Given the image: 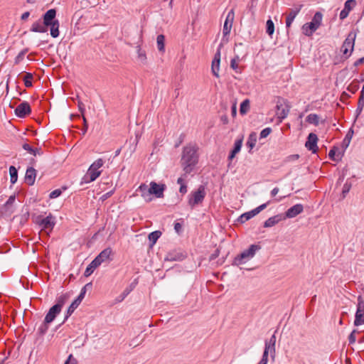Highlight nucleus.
Returning a JSON list of instances; mask_svg holds the SVG:
<instances>
[{
  "instance_id": "79ce46f5",
  "label": "nucleus",
  "mask_w": 364,
  "mask_h": 364,
  "mask_svg": "<svg viewBox=\"0 0 364 364\" xmlns=\"http://www.w3.org/2000/svg\"><path fill=\"white\" fill-rule=\"evenodd\" d=\"M364 107V99L359 97L358 102V107L355 110L356 117H358L362 112Z\"/></svg>"
},
{
  "instance_id": "4468645a",
  "label": "nucleus",
  "mask_w": 364,
  "mask_h": 364,
  "mask_svg": "<svg viewBox=\"0 0 364 364\" xmlns=\"http://www.w3.org/2000/svg\"><path fill=\"white\" fill-rule=\"evenodd\" d=\"M317 141V135L314 133H310L307 137V141H306L305 146L308 150L315 154L318 151Z\"/></svg>"
},
{
  "instance_id": "0eeeda50",
  "label": "nucleus",
  "mask_w": 364,
  "mask_h": 364,
  "mask_svg": "<svg viewBox=\"0 0 364 364\" xmlns=\"http://www.w3.org/2000/svg\"><path fill=\"white\" fill-rule=\"evenodd\" d=\"M276 115L279 122H282L289 114L291 105L289 102L284 99H279L276 106Z\"/></svg>"
},
{
  "instance_id": "5701e85b",
  "label": "nucleus",
  "mask_w": 364,
  "mask_h": 364,
  "mask_svg": "<svg viewBox=\"0 0 364 364\" xmlns=\"http://www.w3.org/2000/svg\"><path fill=\"white\" fill-rule=\"evenodd\" d=\"M355 5V0H347L345 2L344 8L341 11L339 17L341 20H343L346 18L350 10L353 9V7Z\"/></svg>"
},
{
  "instance_id": "338daca9",
  "label": "nucleus",
  "mask_w": 364,
  "mask_h": 364,
  "mask_svg": "<svg viewBox=\"0 0 364 364\" xmlns=\"http://www.w3.org/2000/svg\"><path fill=\"white\" fill-rule=\"evenodd\" d=\"M220 121L223 124H227L228 123V116L226 114L220 116Z\"/></svg>"
},
{
  "instance_id": "8fccbe9b",
  "label": "nucleus",
  "mask_w": 364,
  "mask_h": 364,
  "mask_svg": "<svg viewBox=\"0 0 364 364\" xmlns=\"http://www.w3.org/2000/svg\"><path fill=\"white\" fill-rule=\"evenodd\" d=\"M239 60V57L238 56H236V58H232L230 61V68L235 70L236 72H238L237 71V69H238V64H237V62Z\"/></svg>"
},
{
  "instance_id": "2f4dec72",
  "label": "nucleus",
  "mask_w": 364,
  "mask_h": 364,
  "mask_svg": "<svg viewBox=\"0 0 364 364\" xmlns=\"http://www.w3.org/2000/svg\"><path fill=\"white\" fill-rule=\"evenodd\" d=\"M338 149L336 146H333L329 151L328 153V156L329 158L334 161H338L341 159V157H342V155L339 153L336 156V151L338 150Z\"/></svg>"
},
{
  "instance_id": "f8f14e48",
  "label": "nucleus",
  "mask_w": 364,
  "mask_h": 364,
  "mask_svg": "<svg viewBox=\"0 0 364 364\" xmlns=\"http://www.w3.org/2000/svg\"><path fill=\"white\" fill-rule=\"evenodd\" d=\"M37 223L43 229H53L55 225V218L51 214L43 218L38 217Z\"/></svg>"
},
{
  "instance_id": "774afa93",
  "label": "nucleus",
  "mask_w": 364,
  "mask_h": 364,
  "mask_svg": "<svg viewBox=\"0 0 364 364\" xmlns=\"http://www.w3.org/2000/svg\"><path fill=\"white\" fill-rule=\"evenodd\" d=\"M363 63H364V57H363V58H360L358 59V60L354 63V66L357 67V66H358L359 65L363 64Z\"/></svg>"
},
{
  "instance_id": "680f3d73",
  "label": "nucleus",
  "mask_w": 364,
  "mask_h": 364,
  "mask_svg": "<svg viewBox=\"0 0 364 364\" xmlns=\"http://www.w3.org/2000/svg\"><path fill=\"white\" fill-rule=\"evenodd\" d=\"M220 255V250L219 249H216L215 250V252L210 255V261H212V260H214L215 259H216Z\"/></svg>"
},
{
  "instance_id": "5fc2aeb1",
  "label": "nucleus",
  "mask_w": 364,
  "mask_h": 364,
  "mask_svg": "<svg viewBox=\"0 0 364 364\" xmlns=\"http://www.w3.org/2000/svg\"><path fill=\"white\" fill-rule=\"evenodd\" d=\"M357 331L355 329H354L349 335L348 336V341H349V344H353L355 343V341H356V338H355V333H356Z\"/></svg>"
},
{
  "instance_id": "7ed1b4c3",
  "label": "nucleus",
  "mask_w": 364,
  "mask_h": 364,
  "mask_svg": "<svg viewBox=\"0 0 364 364\" xmlns=\"http://www.w3.org/2000/svg\"><path fill=\"white\" fill-rule=\"evenodd\" d=\"M104 164V161L102 159H98L95 161L90 166L87 173L82 177L80 183H88L95 181L101 174V171L98 169Z\"/></svg>"
},
{
  "instance_id": "49530a36",
  "label": "nucleus",
  "mask_w": 364,
  "mask_h": 364,
  "mask_svg": "<svg viewBox=\"0 0 364 364\" xmlns=\"http://www.w3.org/2000/svg\"><path fill=\"white\" fill-rule=\"evenodd\" d=\"M27 52V50L25 49V50H21L18 55L14 59V63L16 65H18L20 63L21 61H22L24 58V56H25V54Z\"/></svg>"
},
{
  "instance_id": "0e129e2a",
  "label": "nucleus",
  "mask_w": 364,
  "mask_h": 364,
  "mask_svg": "<svg viewBox=\"0 0 364 364\" xmlns=\"http://www.w3.org/2000/svg\"><path fill=\"white\" fill-rule=\"evenodd\" d=\"M179 192L182 194H185L187 192V186L186 184H181V186H180Z\"/></svg>"
},
{
  "instance_id": "a878e982",
  "label": "nucleus",
  "mask_w": 364,
  "mask_h": 364,
  "mask_svg": "<svg viewBox=\"0 0 364 364\" xmlns=\"http://www.w3.org/2000/svg\"><path fill=\"white\" fill-rule=\"evenodd\" d=\"M282 220V216L280 215H276L274 216L270 217L264 223V228H271L277 224Z\"/></svg>"
},
{
  "instance_id": "412c9836",
  "label": "nucleus",
  "mask_w": 364,
  "mask_h": 364,
  "mask_svg": "<svg viewBox=\"0 0 364 364\" xmlns=\"http://www.w3.org/2000/svg\"><path fill=\"white\" fill-rule=\"evenodd\" d=\"M60 312V305H53L46 315V323H51Z\"/></svg>"
},
{
  "instance_id": "20e7f679",
  "label": "nucleus",
  "mask_w": 364,
  "mask_h": 364,
  "mask_svg": "<svg viewBox=\"0 0 364 364\" xmlns=\"http://www.w3.org/2000/svg\"><path fill=\"white\" fill-rule=\"evenodd\" d=\"M259 249V245H251L247 250H244L234 258L232 264L239 266L246 263L255 255L256 252Z\"/></svg>"
},
{
  "instance_id": "2eb2a0df",
  "label": "nucleus",
  "mask_w": 364,
  "mask_h": 364,
  "mask_svg": "<svg viewBox=\"0 0 364 364\" xmlns=\"http://www.w3.org/2000/svg\"><path fill=\"white\" fill-rule=\"evenodd\" d=\"M364 324V304L359 302L355 316L354 325L356 326Z\"/></svg>"
},
{
  "instance_id": "72a5a7b5",
  "label": "nucleus",
  "mask_w": 364,
  "mask_h": 364,
  "mask_svg": "<svg viewBox=\"0 0 364 364\" xmlns=\"http://www.w3.org/2000/svg\"><path fill=\"white\" fill-rule=\"evenodd\" d=\"M161 235V232L159 230L154 231L149 235L148 237L149 241L151 242V245H154L156 242V241L158 240Z\"/></svg>"
},
{
  "instance_id": "1a4fd4ad",
  "label": "nucleus",
  "mask_w": 364,
  "mask_h": 364,
  "mask_svg": "<svg viewBox=\"0 0 364 364\" xmlns=\"http://www.w3.org/2000/svg\"><path fill=\"white\" fill-rule=\"evenodd\" d=\"M234 18H235V14H234L233 10L232 9L228 13L226 19H225L224 25H223V39H224L225 37L228 36L230 34Z\"/></svg>"
},
{
  "instance_id": "e433bc0d",
  "label": "nucleus",
  "mask_w": 364,
  "mask_h": 364,
  "mask_svg": "<svg viewBox=\"0 0 364 364\" xmlns=\"http://www.w3.org/2000/svg\"><path fill=\"white\" fill-rule=\"evenodd\" d=\"M268 204H269V202H267V203H263V204L260 205L259 206L257 207L256 208L252 210L251 211H249L251 217L253 218L254 216H255L256 215L259 213L262 210H263L264 208H266V207L267 206Z\"/></svg>"
},
{
  "instance_id": "423d86ee",
  "label": "nucleus",
  "mask_w": 364,
  "mask_h": 364,
  "mask_svg": "<svg viewBox=\"0 0 364 364\" xmlns=\"http://www.w3.org/2000/svg\"><path fill=\"white\" fill-rule=\"evenodd\" d=\"M323 15L320 11L316 12L311 21L303 25L302 31L306 36H311L321 25Z\"/></svg>"
},
{
  "instance_id": "f257e3e1",
  "label": "nucleus",
  "mask_w": 364,
  "mask_h": 364,
  "mask_svg": "<svg viewBox=\"0 0 364 364\" xmlns=\"http://www.w3.org/2000/svg\"><path fill=\"white\" fill-rule=\"evenodd\" d=\"M198 146L188 144L183 147L181 159V164L185 174L191 173L198 162Z\"/></svg>"
},
{
  "instance_id": "ddd939ff",
  "label": "nucleus",
  "mask_w": 364,
  "mask_h": 364,
  "mask_svg": "<svg viewBox=\"0 0 364 364\" xmlns=\"http://www.w3.org/2000/svg\"><path fill=\"white\" fill-rule=\"evenodd\" d=\"M31 112V107L27 102H23L15 109V114L20 118H24Z\"/></svg>"
},
{
  "instance_id": "a211bd4d",
  "label": "nucleus",
  "mask_w": 364,
  "mask_h": 364,
  "mask_svg": "<svg viewBox=\"0 0 364 364\" xmlns=\"http://www.w3.org/2000/svg\"><path fill=\"white\" fill-rule=\"evenodd\" d=\"M112 252V250L110 247L105 248L94 259L95 264L97 263L100 265L102 262H106L109 259Z\"/></svg>"
},
{
  "instance_id": "f03ea898",
  "label": "nucleus",
  "mask_w": 364,
  "mask_h": 364,
  "mask_svg": "<svg viewBox=\"0 0 364 364\" xmlns=\"http://www.w3.org/2000/svg\"><path fill=\"white\" fill-rule=\"evenodd\" d=\"M43 24L46 27L50 26V36L53 38L59 36V21L56 18V10L54 9H49L43 16Z\"/></svg>"
},
{
  "instance_id": "f704fd0d",
  "label": "nucleus",
  "mask_w": 364,
  "mask_h": 364,
  "mask_svg": "<svg viewBox=\"0 0 364 364\" xmlns=\"http://www.w3.org/2000/svg\"><path fill=\"white\" fill-rule=\"evenodd\" d=\"M165 37L164 35L160 34L157 36L156 38V43H157V48L159 51H164V47H165Z\"/></svg>"
},
{
  "instance_id": "c85d7f7f",
  "label": "nucleus",
  "mask_w": 364,
  "mask_h": 364,
  "mask_svg": "<svg viewBox=\"0 0 364 364\" xmlns=\"http://www.w3.org/2000/svg\"><path fill=\"white\" fill-rule=\"evenodd\" d=\"M9 173L11 183L14 184L18 179V171L14 166H11L9 167Z\"/></svg>"
},
{
  "instance_id": "aec40b11",
  "label": "nucleus",
  "mask_w": 364,
  "mask_h": 364,
  "mask_svg": "<svg viewBox=\"0 0 364 364\" xmlns=\"http://www.w3.org/2000/svg\"><path fill=\"white\" fill-rule=\"evenodd\" d=\"M36 177V171L33 167H29L27 168L25 174V183L28 186H33L35 183Z\"/></svg>"
},
{
  "instance_id": "58836bf2",
  "label": "nucleus",
  "mask_w": 364,
  "mask_h": 364,
  "mask_svg": "<svg viewBox=\"0 0 364 364\" xmlns=\"http://www.w3.org/2000/svg\"><path fill=\"white\" fill-rule=\"evenodd\" d=\"M242 145V139H237L234 144V148L231 151L233 154H237L241 149Z\"/></svg>"
},
{
  "instance_id": "473e14b6",
  "label": "nucleus",
  "mask_w": 364,
  "mask_h": 364,
  "mask_svg": "<svg viewBox=\"0 0 364 364\" xmlns=\"http://www.w3.org/2000/svg\"><path fill=\"white\" fill-rule=\"evenodd\" d=\"M257 142V134L254 132L251 133L248 137L247 141V146L252 149L256 144Z\"/></svg>"
},
{
  "instance_id": "e2e57ef3",
  "label": "nucleus",
  "mask_w": 364,
  "mask_h": 364,
  "mask_svg": "<svg viewBox=\"0 0 364 364\" xmlns=\"http://www.w3.org/2000/svg\"><path fill=\"white\" fill-rule=\"evenodd\" d=\"M87 129H88V125L87 123V120H86L85 117H83V126H82V132L83 135L85 134V133L87 131Z\"/></svg>"
},
{
  "instance_id": "69168bd1",
  "label": "nucleus",
  "mask_w": 364,
  "mask_h": 364,
  "mask_svg": "<svg viewBox=\"0 0 364 364\" xmlns=\"http://www.w3.org/2000/svg\"><path fill=\"white\" fill-rule=\"evenodd\" d=\"M231 114L233 117H235L237 114V106L236 104H233L231 107Z\"/></svg>"
},
{
  "instance_id": "cd10ccee",
  "label": "nucleus",
  "mask_w": 364,
  "mask_h": 364,
  "mask_svg": "<svg viewBox=\"0 0 364 364\" xmlns=\"http://www.w3.org/2000/svg\"><path fill=\"white\" fill-rule=\"evenodd\" d=\"M353 130L352 129H350V130L348 132V133L346 134L345 138L343 139V140L342 141V147L344 149H346L347 147L349 146L350 140L353 137Z\"/></svg>"
},
{
  "instance_id": "09e8293b",
  "label": "nucleus",
  "mask_w": 364,
  "mask_h": 364,
  "mask_svg": "<svg viewBox=\"0 0 364 364\" xmlns=\"http://www.w3.org/2000/svg\"><path fill=\"white\" fill-rule=\"evenodd\" d=\"M68 299L67 295H61L58 298V303L55 305H60V310L61 311V309L64 304L65 303L66 300Z\"/></svg>"
},
{
  "instance_id": "13d9d810",
  "label": "nucleus",
  "mask_w": 364,
  "mask_h": 364,
  "mask_svg": "<svg viewBox=\"0 0 364 364\" xmlns=\"http://www.w3.org/2000/svg\"><path fill=\"white\" fill-rule=\"evenodd\" d=\"M15 200H16V196L15 195H12L11 196L9 199L7 200V201L5 203V207H9L11 205H13V203L15 202Z\"/></svg>"
},
{
  "instance_id": "6ab92c4d",
  "label": "nucleus",
  "mask_w": 364,
  "mask_h": 364,
  "mask_svg": "<svg viewBox=\"0 0 364 364\" xmlns=\"http://www.w3.org/2000/svg\"><path fill=\"white\" fill-rule=\"evenodd\" d=\"M137 284V280L135 279L134 282H132L129 287H127L123 292L119 295L115 299L116 303L122 302L130 293L133 291V289L136 287Z\"/></svg>"
},
{
  "instance_id": "b1692460",
  "label": "nucleus",
  "mask_w": 364,
  "mask_h": 364,
  "mask_svg": "<svg viewBox=\"0 0 364 364\" xmlns=\"http://www.w3.org/2000/svg\"><path fill=\"white\" fill-rule=\"evenodd\" d=\"M276 332L271 336L269 340L265 341L264 343V348L270 350V356L273 360L275 357Z\"/></svg>"
},
{
  "instance_id": "9b49d317",
  "label": "nucleus",
  "mask_w": 364,
  "mask_h": 364,
  "mask_svg": "<svg viewBox=\"0 0 364 364\" xmlns=\"http://www.w3.org/2000/svg\"><path fill=\"white\" fill-rule=\"evenodd\" d=\"M149 188L151 196L154 195L156 198H160L164 197V191L166 188V186L164 184H158L154 181H151L150 183Z\"/></svg>"
},
{
  "instance_id": "7c9ffc66",
  "label": "nucleus",
  "mask_w": 364,
  "mask_h": 364,
  "mask_svg": "<svg viewBox=\"0 0 364 364\" xmlns=\"http://www.w3.org/2000/svg\"><path fill=\"white\" fill-rule=\"evenodd\" d=\"M100 265L97 264V263H95V259H93L91 263L87 266V267L86 268L85 272H84V275L85 277H89L90 275H91L94 270L97 267H99Z\"/></svg>"
},
{
  "instance_id": "bf43d9fd",
  "label": "nucleus",
  "mask_w": 364,
  "mask_h": 364,
  "mask_svg": "<svg viewBox=\"0 0 364 364\" xmlns=\"http://www.w3.org/2000/svg\"><path fill=\"white\" fill-rule=\"evenodd\" d=\"M77 107L80 113L83 114L85 111V105L80 100H77Z\"/></svg>"
},
{
  "instance_id": "864d4df0",
  "label": "nucleus",
  "mask_w": 364,
  "mask_h": 364,
  "mask_svg": "<svg viewBox=\"0 0 364 364\" xmlns=\"http://www.w3.org/2000/svg\"><path fill=\"white\" fill-rule=\"evenodd\" d=\"M22 147L24 150L28 151L30 154H33V156H36V151L33 150V148H32L28 144L25 143L22 145Z\"/></svg>"
},
{
  "instance_id": "393cba45",
  "label": "nucleus",
  "mask_w": 364,
  "mask_h": 364,
  "mask_svg": "<svg viewBox=\"0 0 364 364\" xmlns=\"http://www.w3.org/2000/svg\"><path fill=\"white\" fill-rule=\"evenodd\" d=\"M30 31L36 33H46L47 32L48 28L46 26L43 24V22L41 23V21L38 20L32 24Z\"/></svg>"
},
{
  "instance_id": "3c124183",
  "label": "nucleus",
  "mask_w": 364,
  "mask_h": 364,
  "mask_svg": "<svg viewBox=\"0 0 364 364\" xmlns=\"http://www.w3.org/2000/svg\"><path fill=\"white\" fill-rule=\"evenodd\" d=\"M271 132H272V129L270 127L264 128L260 132L259 136L261 139L266 138Z\"/></svg>"
},
{
  "instance_id": "052dcab7",
  "label": "nucleus",
  "mask_w": 364,
  "mask_h": 364,
  "mask_svg": "<svg viewBox=\"0 0 364 364\" xmlns=\"http://www.w3.org/2000/svg\"><path fill=\"white\" fill-rule=\"evenodd\" d=\"M213 61L220 63V48L218 49L217 52L215 53Z\"/></svg>"
},
{
  "instance_id": "39448f33",
  "label": "nucleus",
  "mask_w": 364,
  "mask_h": 364,
  "mask_svg": "<svg viewBox=\"0 0 364 364\" xmlns=\"http://www.w3.org/2000/svg\"><path fill=\"white\" fill-rule=\"evenodd\" d=\"M206 196L205 188L200 185L195 191H192L188 196V205L193 209L197 205L203 203Z\"/></svg>"
},
{
  "instance_id": "dca6fc26",
  "label": "nucleus",
  "mask_w": 364,
  "mask_h": 364,
  "mask_svg": "<svg viewBox=\"0 0 364 364\" xmlns=\"http://www.w3.org/2000/svg\"><path fill=\"white\" fill-rule=\"evenodd\" d=\"M302 7H303V4H295L294 6V9L290 10V12L289 13V14L287 15V18H286V26L287 27L289 28L291 26L295 17L299 13V11H301Z\"/></svg>"
},
{
  "instance_id": "ea45409f",
  "label": "nucleus",
  "mask_w": 364,
  "mask_h": 364,
  "mask_svg": "<svg viewBox=\"0 0 364 364\" xmlns=\"http://www.w3.org/2000/svg\"><path fill=\"white\" fill-rule=\"evenodd\" d=\"M220 63L212 61L211 71L214 76L219 77Z\"/></svg>"
},
{
  "instance_id": "a19ab883",
  "label": "nucleus",
  "mask_w": 364,
  "mask_h": 364,
  "mask_svg": "<svg viewBox=\"0 0 364 364\" xmlns=\"http://www.w3.org/2000/svg\"><path fill=\"white\" fill-rule=\"evenodd\" d=\"M137 54H138V59L139 61H141L142 63H145L146 60V56L145 51L143 50L140 46H137Z\"/></svg>"
},
{
  "instance_id": "37998d69",
  "label": "nucleus",
  "mask_w": 364,
  "mask_h": 364,
  "mask_svg": "<svg viewBox=\"0 0 364 364\" xmlns=\"http://www.w3.org/2000/svg\"><path fill=\"white\" fill-rule=\"evenodd\" d=\"M92 286V284L91 283H88L85 286H84L81 291H80V294L77 296V297L75 299L77 301H78L79 302L81 303V301H82V299H84L85 297V295L86 294V289H87V287H91Z\"/></svg>"
},
{
  "instance_id": "6e6d98bb",
  "label": "nucleus",
  "mask_w": 364,
  "mask_h": 364,
  "mask_svg": "<svg viewBox=\"0 0 364 364\" xmlns=\"http://www.w3.org/2000/svg\"><path fill=\"white\" fill-rule=\"evenodd\" d=\"M299 154H292V155H289L285 159H284V162H291V161H296L297 159H299Z\"/></svg>"
},
{
  "instance_id": "c03bdc74",
  "label": "nucleus",
  "mask_w": 364,
  "mask_h": 364,
  "mask_svg": "<svg viewBox=\"0 0 364 364\" xmlns=\"http://www.w3.org/2000/svg\"><path fill=\"white\" fill-rule=\"evenodd\" d=\"M250 107V103L248 100H244L241 105L240 108V112L241 114H245L247 112V109Z\"/></svg>"
},
{
  "instance_id": "a18cd8bd",
  "label": "nucleus",
  "mask_w": 364,
  "mask_h": 364,
  "mask_svg": "<svg viewBox=\"0 0 364 364\" xmlns=\"http://www.w3.org/2000/svg\"><path fill=\"white\" fill-rule=\"evenodd\" d=\"M352 187V183L348 181V180L346 181V182L344 183L342 189V195L343 198H345L347 193L350 191V188Z\"/></svg>"
},
{
  "instance_id": "c9c22d12",
  "label": "nucleus",
  "mask_w": 364,
  "mask_h": 364,
  "mask_svg": "<svg viewBox=\"0 0 364 364\" xmlns=\"http://www.w3.org/2000/svg\"><path fill=\"white\" fill-rule=\"evenodd\" d=\"M274 32V24L271 19H268L266 23V33L272 36Z\"/></svg>"
},
{
  "instance_id": "6e6552de",
  "label": "nucleus",
  "mask_w": 364,
  "mask_h": 364,
  "mask_svg": "<svg viewBox=\"0 0 364 364\" xmlns=\"http://www.w3.org/2000/svg\"><path fill=\"white\" fill-rule=\"evenodd\" d=\"M355 38L356 33L350 31L341 46V52L346 57L350 56L353 50Z\"/></svg>"
},
{
  "instance_id": "9d476101",
  "label": "nucleus",
  "mask_w": 364,
  "mask_h": 364,
  "mask_svg": "<svg viewBox=\"0 0 364 364\" xmlns=\"http://www.w3.org/2000/svg\"><path fill=\"white\" fill-rule=\"evenodd\" d=\"M186 257V254L181 250H173L167 253L165 257L166 261L174 262L182 261Z\"/></svg>"
},
{
  "instance_id": "4d7b16f0",
  "label": "nucleus",
  "mask_w": 364,
  "mask_h": 364,
  "mask_svg": "<svg viewBox=\"0 0 364 364\" xmlns=\"http://www.w3.org/2000/svg\"><path fill=\"white\" fill-rule=\"evenodd\" d=\"M64 364H78V362L77 359L70 354Z\"/></svg>"
},
{
  "instance_id": "bb28decb",
  "label": "nucleus",
  "mask_w": 364,
  "mask_h": 364,
  "mask_svg": "<svg viewBox=\"0 0 364 364\" xmlns=\"http://www.w3.org/2000/svg\"><path fill=\"white\" fill-rule=\"evenodd\" d=\"M80 302L75 299L72 304L70 305V306L68 309L66 315L65 316V320H67L69 316H71V314L74 312V311L78 307Z\"/></svg>"
},
{
  "instance_id": "4be33fe9",
  "label": "nucleus",
  "mask_w": 364,
  "mask_h": 364,
  "mask_svg": "<svg viewBox=\"0 0 364 364\" xmlns=\"http://www.w3.org/2000/svg\"><path fill=\"white\" fill-rule=\"evenodd\" d=\"M150 188L149 187L145 184L141 183L139 188L136 189V191L139 192L141 196L146 201L150 202L152 200L151 196V193H149Z\"/></svg>"
},
{
  "instance_id": "603ef678",
  "label": "nucleus",
  "mask_w": 364,
  "mask_h": 364,
  "mask_svg": "<svg viewBox=\"0 0 364 364\" xmlns=\"http://www.w3.org/2000/svg\"><path fill=\"white\" fill-rule=\"evenodd\" d=\"M61 194H62V191L60 189H55L50 193L49 198H56L59 197Z\"/></svg>"
},
{
  "instance_id": "4c0bfd02",
  "label": "nucleus",
  "mask_w": 364,
  "mask_h": 364,
  "mask_svg": "<svg viewBox=\"0 0 364 364\" xmlns=\"http://www.w3.org/2000/svg\"><path fill=\"white\" fill-rule=\"evenodd\" d=\"M32 79H33V74L31 73H26L23 77L24 85L26 87H32V85H33Z\"/></svg>"
},
{
  "instance_id": "de8ad7c7",
  "label": "nucleus",
  "mask_w": 364,
  "mask_h": 364,
  "mask_svg": "<svg viewBox=\"0 0 364 364\" xmlns=\"http://www.w3.org/2000/svg\"><path fill=\"white\" fill-rule=\"evenodd\" d=\"M48 323H46V321H44V322L39 326L38 331L40 334L43 335L47 332L48 329Z\"/></svg>"
},
{
  "instance_id": "f3484780",
  "label": "nucleus",
  "mask_w": 364,
  "mask_h": 364,
  "mask_svg": "<svg viewBox=\"0 0 364 364\" xmlns=\"http://www.w3.org/2000/svg\"><path fill=\"white\" fill-rule=\"evenodd\" d=\"M304 210V206L303 205L298 203L292 207L289 208L286 212H285V216L287 218H293L300 213H301Z\"/></svg>"
},
{
  "instance_id": "c756f323",
  "label": "nucleus",
  "mask_w": 364,
  "mask_h": 364,
  "mask_svg": "<svg viewBox=\"0 0 364 364\" xmlns=\"http://www.w3.org/2000/svg\"><path fill=\"white\" fill-rule=\"evenodd\" d=\"M306 121L309 124L317 126L319 124V117L316 114H309L306 117Z\"/></svg>"
}]
</instances>
